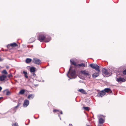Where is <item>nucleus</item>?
Segmentation results:
<instances>
[{
    "label": "nucleus",
    "mask_w": 126,
    "mask_h": 126,
    "mask_svg": "<svg viewBox=\"0 0 126 126\" xmlns=\"http://www.w3.org/2000/svg\"><path fill=\"white\" fill-rule=\"evenodd\" d=\"M38 39L42 42L44 41L46 42H49L51 40V37L47 35L45 33H43L41 34L38 37Z\"/></svg>",
    "instance_id": "obj_1"
},
{
    "label": "nucleus",
    "mask_w": 126,
    "mask_h": 126,
    "mask_svg": "<svg viewBox=\"0 0 126 126\" xmlns=\"http://www.w3.org/2000/svg\"><path fill=\"white\" fill-rule=\"evenodd\" d=\"M70 73L71 76L72 77V78H70V79H74L77 77V75L76 74L75 71L74 70H72L71 69V67L69 68V70L68 71V73L67 74V75L68 77L69 78L68 75V73Z\"/></svg>",
    "instance_id": "obj_2"
},
{
    "label": "nucleus",
    "mask_w": 126,
    "mask_h": 126,
    "mask_svg": "<svg viewBox=\"0 0 126 126\" xmlns=\"http://www.w3.org/2000/svg\"><path fill=\"white\" fill-rule=\"evenodd\" d=\"M90 66L92 68L95 69L98 72H100L99 67L97 64L92 63L90 64Z\"/></svg>",
    "instance_id": "obj_3"
},
{
    "label": "nucleus",
    "mask_w": 126,
    "mask_h": 126,
    "mask_svg": "<svg viewBox=\"0 0 126 126\" xmlns=\"http://www.w3.org/2000/svg\"><path fill=\"white\" fill-rule=\"evenodd\" d=\"M102 72L103 74L105 75V76L107 77L110 75L109 73L107 70L105 68H104L102 70Z\"/></svg>",
    "instance_id": "obj_4"
},
{
    "label": "nucleus",
    "mask_w": 126,
    "mask_h": 126,
    "mask_svg": "<svg viewBox=\"0 0 126 126\" xmlns=\"http://www.w3.org/2000/svg\"><path fill=\"white\" fill-rule=\"evenodd\" d=\"M104 116L101 115H98L97 116V117L99 119V122L100 124H103L104 122V120L102 119V117Z\"/></svg>",
    "instance_id": "obj_5"
},
{
    "label": "nucleus",
    "mask_w": 126,
    "mask_h": 126,
    "mask_svg": "<svg viewBox=\"0 0 126 126\" xmlns=\"http://www.w3.org/2000/svg\"><path fill=\"white\" fill-rule=\"evenodd\" d=\"M33 62L36 64H39L40 63L41 61L40 60L38 59L34 58L33 59Z\"/></svg>",
    "instance_id": "obj_6"
},
{
    "label": "nucleus",
    "mask_w": 126,
    "mask_h": 126,
    "mask_svg": "<svg viewBox=\"0 0 126 126\" xmlns=\"http://www.w3.org/2000/svg\"><path fill=\"white\" fill-rule=\"evenodd\" d=\"M105 94V93L104 91L102 90L99 92L97 96L99 97H102Z\"/></svg>",
    "instance_id": "obj_7"
},
{
    "label": "nucleus",
    "mask_w": 126,
    "mask_h": 126,
    "mask_svg": "<svg viewBox=\"0 0 126 126\" xmlns=\"http://www.w3.org/2000/svg\"><path fill=\"white\" fill-rule=\"evenodd\" d=\"M80 72L82 74L85 76H89L90 75V74L88 72L85 70H81Z\"/></svg>",
    "instance_id": "obj_8"
},
{
    "label": "nucleus",
    "mask_w": 126,
    "mask_h": 126,
    "mask_svg": "<svg viewBox=\"0 0 126 126\" xmlns=\"http://www.w3.org/2000/svg\"><path fill=\"white\" fill-rule=\"evenodd\" d=\"M29 102L28 100H26L24 101L23 106L25 107H26L29 104Z\"/></svg>",
    "instance_id": "obj_9"
},
{
    "label": "nucleus",
    "mask_w": 126,
    "mask_h": 126,
    "mask_svg": "<svg viewBox=\"0 0 126 126\" xmlns=\"http://www.w3.org/2000/svg\"><path fill=\"white\" fill-rule=\"evenodd\" d=\"M6 76L5 75H2L0 77V80L3 81L6 78Z\"/></svg>",
    "instance_id": "obj_10"
},
{
    "label": "nucleus",
    "mask_w": 126,
    "mask_h": 126,
    "mask_svg": "<svg viewBox=\"0 0 126 126\" xmlns=\"http://www.w3.org/2000/svg\"><path fill=\"white\" fill-rule=\"evenodd\" d=\"M105 91V92L109 93H112V91L110 90V88H106L104 90H103Z\"/></svg>",
    "instance_id": "obj_11"
},
{
    "label": "nucleus",
    "mask_w": 126,
    "mask_h": 126,
    "mask_svg": "<svg viewBox=\"0 0 126 126\" xmlns=\"http://www.w3.org/2000/svg\"><path fill=\"white\" fill-rule=\"evenodd\" d=\"M116 80L118 82H120L121 81L124 82L125 81V79L124 78H117Z\"/></svg>",
    "instance_id": "obj_12"
},
{
    "label": "nucleus",
    "mask_w": 126,
    "mask_h": 126,
    "mask_svg": "<svg viewBox=\"0 0 126 126\" xmlns=\"http://www.w3.org/2000/svg\"><path fill=\"white\" fill-rule=\"evenodd\" d=\"M100 72L95 73L92 75V77L93 78H95L99 76V73Z\"/></svg>",
    "instance_id": "obj_13"
},
{
    "label": "nucleus",
    "mask_w": 126,
    "mask_h": 126,
    "mask_svg": "<svg viewBox=\"0 0 126 126\" xmlns=\"http://www.w3.org/2000/svg\"><path fill=\"white\" fill-rule=\"evenodd\" d=\"M78 91L83 94H87L86 92L84 89H82L78 90Z\"/></svg>",
    "instance_id": "obj_14"
},
{
    "label": "nucleus",
    "mask_w": 126,
    "mask_h": 126,
    "mask_svg": "<svg viewBox=\"0 0 126 126\" xmlns=\"http://www.w3.org/2000/svg\"><path fill=\"white\" fill-rule=\"evenodd\" d=\"M13 47H16V46H17L18 45H17L16 43H12L10 44H9L8 45V46H10Z\"/></svg>",
    "instance_id": "obj_15"
},
{
    "label": "nucleus",
    "mask_w": 126,
    "mask_h": 126,
    "mask_svg": "<svg viewBox=\"0 0 126 126\" xmlns=\"http://www.w3.org/2000/svg\"><path fill=\"white\" fill-rule=\"evenodd\" d=\"M70 62L71 64H72L74 65H77L76 64V63L75 62L74 60L73 59H72L70 60Z\"/></svg>",
    "instance_id": "obj_16"
},
{
    "label": "nucleus",
    "mask_w": 126,
    "mask_h": 126,
    "mask_svg": "<svg viewBox=\"0 0 126 126\" xmlns=\"http://www.w3.org/2000/svg\"><path fill=\"white\" fill-rule=\"evenodd\" d=\"M34 96L33 94H31L29 95L28 97V99H32L33 98Z\"/></svg>",
    "instance_id": "obj_17"
},
{
    "label": "nucleus",
    "mask_w": 126,
    "mask_h": 126,
    "mask_svg": "<svg viewBox=\"0 0 126 126\" xmlns=\"http://www.w3.org/2000/svg\"><path fill=\"white\" fill-rule=\"evenodd\" d=\"M35 68L34 67H31L30 69V71L31 72H34L35 71Z\"/></svg>",
    "instance_id": "obj_18"
},
{
    "label": "nucleus",
    "mask_w": 126,
    "mask_h": 126,
    "mask_svg": "<svg viewBox=\"0 0 126 126\" xmlns=\"http://www.w3.org/2000/svg\"><path fill=\"white\" fill-rule=\"evenodd\" d=\"M77 66H79V67H83L85 66V65L84 63H81L80 64H78L77 65Z\"/></svg>",
    "instance_id": "obj_19"
},
{
    "label": "nucleus",
    "mask_w": 126,
    "mask_h": 126,
    "mask_svg": "<svg viewBox=\"0 0 126 126\" xmlns=\"http://www.w3.org/2000/svg\"><path fill=\"white\" fill-rule=\"evenodd\" d=\"M23 73L24 74V76L26 78H28V76H27V73L25 71H23Z\"/></svg>",
    "instance_id": "obj_20"
},
{
    "label": "nucleus",
    "mask_w": 126,
    "mask_h": 126,
    "mask_svg": "<svg viewBox=\"0 0 126 126\" xmlns=\"http://www.w3.org/2000/svg\"><path fill=\"white\" fill-rule=\"evenodd\" d=\"M32 61V60L30 59L27 58L26 60V62L27 63H28Z\"/></svg>",
    "instance_id": "obj_21"
},
{
    "label": "nucleus",
    "mask_w": 126,
    "mask_h": 126,
    "mask_svg": "<svg viewBox=\"0 0 126 126\" xmlns=\"http://www.w3.org/2000/svg\"><path fill=\"white\" fill-rule=\"evenodd\" d=\"M25 92L24 90H21L19 92V94H23Z\"/></svg>",
    "instance_id": "obj_22"
},
{
    "label": "nucleus",
    "mask_w": 126,
    "mask_h": 126,
    "mask_svg": "<svg viewBox=\"0 0 126 126\" xmlns=\"http://www.w3.org/2000/svg\"><path fill=\"white\" fill-rule=\"evenodd\" d=\"M53 111L54 112H57V111L59 112L60 113V114H63V112H62V111H59L58 110H53Z\"/></svg>",
    "instance_id": "obj_23"
},
{
    "label": "nucleus",
    "mask_w": 126,
    "mask_h": 126,
    "mask_svg": "<svg viewBox=\"0 0 126 126\" xmlns=\"http://www.w3.org/2000/svg\"><path fill=\"white\" fill-rule=\"evenodd\" d=\"M30 40L31 41V43L32 42L35 41V39L34 38H31L30 39Z\"/></svg>",
    "instance_id": "obj_24"
},
{
    "label": "nucleus",
    "mask_w": 126,
    "mask_h": 126,
    "mask_svg": "<svg viewBox=\"0 0 126 126\" xmlns=\"http://www.w3.org/2000/svg\"><path fill=\"white\" fill-rule=\"evenodd\" d=\"M84 109L88 111L89 110V107H83Z\"/></svg>",
    "instance_id": "obj_25"
},
{
    "label": "nucleus",
    "mask_w": 126,
    "mask_h": 126,
    "mask_svg": "<svg viewBox=\"0 0 126 126\" xmlns=\"http://www.w3.org/2000/svg\"><path fill=\"white\" fill-rule=\"evenodd\" d=\"M12 126H18V124L17 123H15L12 124Z\"/></svg>",
    "instance_id": "obj_26"
},
{
    "label": "nucleus",
    "mask_w": 126,
    "mask_h": 126,
    "mask_svg": "<svg viewBox=\"0 0 126 126\" xmlns=\"http://www.w3.org/2000/svg\"><path fill=\"white\" fill-rule=\"evenodd\" d=\"M2 73L6 74H7V71L6 70H4L3 71H2Z\"/></svg>",
    "instance_id": "obj_27"
},
{
    "label": "nucleus",
    "mask_w": 126,
    "mask_h": 126,
    "mask_svg": "<svg viewBox=\"0 0 126 126\" xmlns=\"http://www.w3.org/2000/svg\"><path fill=\"white\" fill-rule=\"evenodd\" d=\"M10 93L9 91H7L6 93V95H9L10 94Z\"/></svg>",
    "instance_id": "obj_28"
},
{
    "label": "nucleus",
    "mask_w": 126,
    "mask_h": 126,
    "mask_svg": "<svg viewBox=\"0 0 126 126\" xmlns=\"http://www.w3.org/2000/svg\"><path fill=\"white\" fill-rule=\"evenodd\" d=\"M123 73L125 75H126V69L123 71Z\"/></svg>",
    "instance_id": "obj_29"
},
{
    "label": "nucleus",
    "mask_w": 126,
    "mask_h": 126,
    "mask_svg": "<svg viewBox=\"0 0 126 126\" xmlns=\"http://www.w3.org/2000/svg\"><path fill=\"white\" fill-rule=\"evenodd\" d=\"M8 77H9V78H10L11 77H12V74H9L8 75Z\"/></svg>",
    "instance_id": "obj_30"
},
{
    "label": "nucleus",
    "mask_w": 126,
    "mask_h": 126,
    "mask_svg": "<svg viewBox=\"0 0 126 126\" xmlns=\"http://www.w3.org/2000/svg\"><path fill=\"white\" fill-rule=\"evenodd\" d=\"M3 59L2 58L0 57V62L2 61L3 60Z\"/></svg>",
    "instance_id": "obj_31"
},
{
    "label": "nucleus",
    "mask_w": 126,
    "mask_h": 126,
    "mask_svg": "<svg viewBox=\"0 0 126 126\" xmlns=\"http://www.w3.org/2000/svg\"><path fill=\"white\" fill-rule=\"evenodd\" d=\"M33 76H34V77H35L36 76V75L35 74V73H33Z\"/></svg>",
    "instance_id": "obj_32"
},
{
    "label": "nucleus",
    "mask_w": 126,
    "mask_h": 126,
    "mask_svg": "<svg viewBox=\"0 0 126 126\" xmlns=\"http://www.w3.org/2000/svg\"><path fill=\"white\" fill-rule=\"evenodd\" d=\"M6 68H9V67L8 66H6Z\"/></svg>",
    "instance_id": "obj_33"
},
{
    "label": "nucleus",
    "mask_w": 126,
    "mask_h": 126,
    "mask_svg": "<svg viewBox=\"0 0 126 126\" xmlns=\"http://www.w3.org/2000/svg\"><path fill=\"white\" fill-rule=\"evenodd\" d=\"M2 89V88L0 86V91Z\"/></svg>",
    "instance_id": "obj_34"
},
{
    "label": "nucleus",
    "mask_w": 126,
    "mask_h": 126,
    "mask_svg": "<svg viewBox=\"0 0 126 126\" xmlns=\"http://www.w3.org/2000/svg\"><path fill=\"white\" fill-rule=\"evenodd\" d=\"M69 126H72V124H69Z\"/></svg>",
    "instance_id": "obj_35"
},
{
    "label": "nucleus",
    "mask_w": 126,
    "mask_h": 126,
    "mask_svg": "<svg viewBox=\"0 0 126 126\" xmlns=\"http://www.w3.org/2000/svg\"><path fill=\"white\" fill-rule=\"evenodd\" d=\"M18 107V105H17V106H16L15 107V108H17V107Z\"/></svg>",
    "instance_id": "obj_36"
},
{
    "label": "nucleus",
    "mask_w": 126,
    "mask_h": 126,
    "mask_svg": "<svg viewBox=\"0 0 126 126\" xmlns=\"http://www.w3.org/2000/svg\"><path fill=\"white\" fill-rule=\"evenodd\" d=\"M2 98V97H0V99H1V98Z\"/></svg>",
    "instance_id": "obj_37"
},
{
    "label": "nucleus",
    "mask_w": 126,
    "mask_h": 126,
    "mask_svg": "<svg viewBox=\"0 0 126 126\" xmlns=\"http://www.w3.org/2000/svg\"><path fill=\"white\" fill-rule=\"evenodd\" d=\"M98 126H102L101 125V126H99V125H98Z\"/></svg>",
    "instance_id": "obj_38"
},
{
    "label": "nucleus",
    "mask_w": 126,
    "mask_h": 126,
    "mask_svg": "<svg viewBox=\"0 0 126 126\" xmlns=\"http://www.w3.org/2000/svg\"><path fill=\"white\" fill-rule=\"evenodd\" d=\"M58 116H59V117H60V115L59 114L58 115Z\"/></svg>",
    "instance_id": "obj_39"
},
{
    "label": "nucleus",
    "mask_w": 126,
    "mask_h": 126,
    "mask_svg": "<svg viewBox=\"0 0 126 126\" xmlns=\"http://www.w3.org/2000/svg\"><path fill=\"white\" fill-rule=\"evenodd\" d=\"M60 120L61 119V117H60Z\"/></svg>",
    "instance_id": "obj_40"
},
{
    "label": "nucleus",
    "mask_w": 126,
    "mask_h": 126,
    "mask_svg": "<svg viewBox=\"0 0 126 126\" xmlns=\"http://www.w3.org/2000/svg\"><path fill=\"white\" fill-rule=\"evenodd\" d=\"M90 126L89 125H88V126Z\"/></svg>",
    "instance_id": "obj_41"
},
{
    "label": "nucleus",
    "mask_w": 126,
    "mask_h": 126,
    "mask_svg": "<svg viewBox=\"0 0 126 126\" xmlns=\"http://www.w3.org/2000/svg\"><path fill=\"white\" fill-rule=\"evenodd\" d=\"M5 91V90L4 91H4Z\"/></svg>",
    "instance_id": "obj_42"
}]
</instances>
